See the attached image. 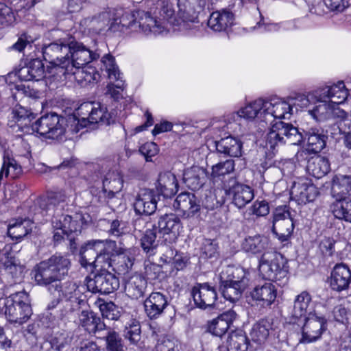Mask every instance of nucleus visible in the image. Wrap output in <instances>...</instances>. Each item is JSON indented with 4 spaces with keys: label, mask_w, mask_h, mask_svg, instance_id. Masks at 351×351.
Returning a JSON list of instances; mask_svg holds the SVG:
<instances>
[{
    "label": "nucleus",
    "mask_w": 351,
    "mask_h": 351,
    "mask_svg": "<svg viewBox=\"0 0 351 351\" xmlns=\"http://www.w3.org/2000/svg\"><path fill=\"white\" fill-rule=\"evenodd\" d=\"M109 114L99 103L84 102L66 118L50 113L41 117L32 125L34 131L51 139H59L66 132L77 133L88 125L99 122L110 124Z\"/></svg>",
    "instance_id": "f257e3e1"
},
{
    "label": "nucleus",
    "mask_w": 351,
    "mask_h": 351,
    "mask_svg": "<svg viewBox=\"0 0 351 351\" xmlns=\"http://www.w3.org/2000/svg\"><path fill=\"white\" fill-rule=\"evenodd\" d=\"M127 16H123L120 20L122 26L131 29L132 31H138L149 35L160 34L168 32L171 27H180V29L191 28L190 23H195V18L190 16L185 17L184 12L180 8L178 18L175 16V11L172 5L166 3L161 6L158 14L155 16H151L148 12L138 11L136 14L131 16L132 21L126 23L125 21Z\"/></svg>",
    "instance_id": "f03ea898"
},
{
    "label": "nucleus",
    "mask_w": 351,
    "mask_h": 351,
    "mask_svg": "<svg viewBox=\"0 0 351 351\" xmlns=\"http://www.w3.org/2000/svg\"><path fill=\"white\" fill-rule=\"evenodd\" d=\"M71 267V261L69 255L56 253L49 258L42 261L37 264L34 269V279L36 283L40 286H50L66 300L71 298L77 291L84 289V287H80L76 283L67 281L61 283L60 281L69 275Z\"/></svg>",
    "instance_id": "7ed1b4c3"
},
{
    "label": "nucleus",
    "mask_w": 351,
    "mask_h": 351,
    "mask_svg": "<svg viewBox=\"0 0 351 351\" xmlns=\"http://www.w3.org/2000/svg\"><path fill=\"white\" fill-rule=\"evenodd\" d=\"M1 306L8 320L19 325L27 322L32 314L28 295L25 291H18L0 299Z\"/></svg>",
    "instance_id": "20e7f679"
},
{
    "label": "nucleus",
    "mask_w": 351,
    "mask_h": 351,
    "mask_svg": "<svg viewBox=\"0 0 351 351\" xmlns=\"http://www.w3.org/2000/svg\"><path fill=\"white\" fill-rule=\"evenodd\" d=\"M303 140L302 134L292 124L282 121L272 123L266 138L267 149L274 152L283 144L298 145Z\"/></svg>",
    "instance_id": "39448f33"
},
{
    "label": "nucleus",
    "mask_w": 351,
    "mask_h": 351,
    "mask_svg": "<svg viewBox=\"0 0 351 351\" xmlns=\"http://www.w3.org/2000/svg\"><path fill=\"white\" fill-rule=\"evenodd\" d=\"M350 176H343L341 179L334 180L332 186V195L335 202L330 205V211L336 219H348L351 217V200L347 195L350 189Z\"/></svg>",
    "instance_id": "423d86ee"
},
{
    "label": "nucleus",
    "mask_w": 351,
    "mask_h": 351,
    "mask_svg": "<svg viewBox=\"0 0 351 351\" xmlns=\"http://www.w3.org/2000/svg\"><path fill=\"white\" fill-rule=\"evenodd\" d=\"M283 256L274 251L265 252L259 261V272L262 277L271 281L287 279V269Z\"/></svg>",
    "instance_id": "0eeeda50"
},
{
    "label": "nucleus",
    "mask_w": 351,
    "mask_h": 351,
    "mask_svg": "<svg viewBox=\"0 0 351 351\" xmlns=\"http://www.w3.org/2000/svg\"><path fill=\"white\" fill-rule=\"evenodd\" d=\"M147 223V230L141 239V246L143 251L149 255L154 254L155 250L159 245V240L156 239L157 233L167 234L174 232L180 227V221H154Z\"/></svg>",
    "instance_id": "6e6552de"
},
{
    "label": "nucleus",
    "mask_w": 351,
    "mask_h": 351,
    "mask_svg": "<svg viewBox=\"0 0 351 351\" xmlns=\"http://www.w3.org/2000/svg\"><path fill=\"white\" fill-rule=\"evenodd\" d=\"M70 36H66L45 45L43 48V57L53 66L56 75L70 62L69 52Z\"/></svg>",
    "instance_id": "1a4fd4ad"
},
{
    "label": "nucleus",
    "mask_w": 351,
    "mask_h": 351,
    "mask_svg": "<svg viewBox=\"0 0 351 351\" xmlns=\"http://www.w3.org/2000/svg\"><path fill=\"white\" fill-rule=\"evenodd\" d=\"M66 195L64 192H53L47 195L46 199L42 201L38 207H35L36 218H60L63 216V203Z\"/></svg>",
    "instance_id": "9d476101"
},
{
    "label": "nucleus",
    "mask_w": 351,
    "mask_h": 351,
    "mask_svg": "<svg viewBox=\"0 0 351 351\" xmlns=\"http://www.w3.org/2000/svg\"><path fill=\"white\" fill-rule=\"evenodd\" d=\"M87 289L93 293L108 294L119 287V280L116 276L106 269H101L93 278H87Z\"/></svg>",
    "instance_id": "9b49d317"
},
{
    "label": "nucleus",
    "mask_w": 351,
    "mask_h": 351,
    "mask_svg": "<svg viewBox=\"0 0 351 351\" xmlns=\"http://www.w3.org/2000/svg\"><path fill=\"white\" fill-rule=\"evenodd\" d=\"M68 45H69L70 65L86 66L100 56V53L97 50L93 51L86 48L85 45L76 41L72 36H70V41Z\"/></svg>",
    "instance_id": "f8f14e48"
},
{
    "label": "nucleus",
    "mask_w": 351,
    "mask_h": 351,
    "mask_svg": "<svg viewBox=\"0 0 351 351\" xmlns=\"http://www.w3.org/2000/svg\"><path fill=\"white\" fill-rule=\"evenodd\" d=\"M313 105L312 108L308 110V113L317 121H324L335 117L344 119L348 116L344 110L336 107L324 98H318Z\"/></svg>",
    "instance_id": "ddd939ff"
},
{
    "label": "nucleus",
    "mask_w": 351,
    "mask_h": 351,
    "mask_svg": "<svg viewBox=\"0 0 351 351\" xmlns=\"http://www.w3.org/2000/svg\"><path fill=\"white\" fill-rule=\"evenodd\" d=\"M318 192L315 185L308 178H298L291 188V198L300 204L313 201Z\"/></svg>",
    "instance_id": "4468645a"
},
{
    "label": "nucleus",
    "mask_w": 351,
    "mask_h": 351,
    "mask_svg": "<svg viewBox=\"0 0 351 351\" xmlns=\"http://www.w3.org/2000/svg\"><path fill=\"white\" fill-rule=\"evenodd\" d=\"M265 104V100L262 99H256L231 114L230 119L233 121H239L242 118L250 121L257 118L261 121H267Z\"/></svg>",
    "instance_id": "2eb2a0df"
},
{
    "label": "nucleus",
    "mask_w": 351,
    "mask_h": 351,
    "mask_svg": "<svg viewBox=\"0 0 351 351\" xmlns=\"http://www.w3.org/2000/svg\"><path fill=\"white\" fill-rule=\"evenodd\" d=\"M265 110L267 121L274 119H289L293 113V107L289 100H285L278 97H274L265 100Z\"/></svg>",
    "instance_id": "dca6fc26"
},
{
    "label": "nucleus",
    "mask_w": 351,
    "mask_h": 351,
    "mask_svg": "<svg viewBox=\"0 0 351 351\" xmlns=\"http://www.w3.org/2000/svg\"><path fill=\"white\" fill-rule=\"evenodd\" d=\"M191 294L195 305L204 309L213 306L217 298L216 290L208 283L198 284L197 286H195Z\"/></svg>",
    "instance_id": "f3484780"
},
{
    "label": "nucleus",
    "mask_w": 351,
    "mask_h": 351,
    "mask_svg": "<svg viewBox=\"0 0 351 351\" xmlns=\"http://www.w3.org/2000/svg\"><path fill=\"white\" fill-rule=\"evenodd\" d=\"M176 210H180L184 216L189 218L198 217L200 205L197 203L196 197L193 193L184 192L179 194L173 204Z\"/></svg>",
    "instance_id": "a211bd4d"
},
{
    "label": "nucleus",
    "mask_w": 351,
    "mask_h": 351,
    "mask_svg": "<svg viewBox=\"0 0 351 351\" xmlns=\"http://www.w3.org/2000/svg\"><path fill=\"white\" fill-rule=\"evenodd\" d=\"M325 319L315 315H309L305 318V323L302 327V341L310 343L319 339L325 330Z\"/></svg>",
    "instance_id": "6ab92c4d"
},
{
    "label": "nucleus",
    "mask_w": 351,
    "mask_h": 351,
    "mask_svg": "<svg viewBox=\"0 0 351 351\" xmlns=\"http://www.w3.org/2000/svg\"><path fill=\"white\" fill-rule=\"evenodd\" d=\"M351 282V271L345 264H337L332 269L330 286L334 291L340 292L348 289Z\"/></svg>",
    "instance_id": "aec40b11"
},
{
    "label": "nucleus",
    "mask_w": 351,
    "mask_h": 351,
    "mask_svg": "<svg viewBox=\"0 0 351 351\" xmlns=\"http://www.w3.org/2000/svg\"><path fill=\"white\" fill-rule=\"evenodd\" d=\"M107 241L96 240L88 241L80 250V263L83 267H93L99 252L104 250Z\"/></svg>",
    "instance_id": "412c9836"
},
{
    "label": "nucleus",
    "mask_w": 351,
    "mask_h": 351,
    "mask_svg": "<svg viewBox=\"0 0 351 351\" xmlns=\"http://www.w3.org/2000/svg\"><path fill=\"white\" fill-rule=\"evenodd\" d=\"M156 204L154 192L144 189L140 191L134 206L136 213L138 215L149 216L156 211Z\"/></svg>",
    "instance_id": "4be33fe9"
},
{
    "label": "nucleus",
    "mask_w": 351,
    "mask_h": 351,
    "mask_svg": "<svg viewBox=\"0 0 351 351\" xmlns=\"http://www.w3.org/2000/svg\"><path fill=\"white\" fill-rule=\"evenodd\" d=\"M320 98H324L332 104H335L336 107L348 98V90L343 82H339L337 84L330 86H326L318 90Z\"/></svg>",
    "instance_id": "5701e85b"
},
{
    "label": "nucleus",
    "mask_w": 351,
    "mask_h": 351,
    "mask_svg": "<svg viewBox=\"0 0 351 351\" xmlns=\"http://www.w3.org/2000/svg\"><path fill=\"white\" fill-rule=\"evenodd\" d=\"M79 324L88 333L94 334L96 337L106 326L96 313L89 310L81 311L79 315Z\"/></svg>",
    "instance_id": "b1692460"
},
{
    "label": "nucleus",
    "mask_w": 351,
    "mask_h": 351,
    "mask_svg": "<svg viewBox=\"0 0 351 351\" xmlns=\"http://www.w3.org/2000/svg\"><path fill=\"white\" fill-rule=\"evenodd\" d=\"M168 302L165 295L153 292L144 302L145 311L150 319H156L162 314Z\"/></svg>",
    "instance_id": "393cba45"
},
{
    "label": "nucleus",
    "mask_w": 351,
    "mask_h": 351,
    "mask_svg": "<svg viewBox=\"0 0 351 351\" xmlns=\"http://www.w3.org/2000/svg\"><path fill=\"white\" fill-rule=\"evenodd\" d=\"M250 297L257 304L268 306L276 300V289L273 284L265 283L261 286L255 287L250 293Z\"/></svg>",
    "instance_id": "a878e982"
},
{
    "label": "nucleus",
    "mask_w": 351,
    "mask_h": 351,
    "mask_svg": "<svg viewBox=\"0 0 351 351\" xmlns=\"http://www.w3.org/2000/svg\"><path fill=\"white\" fill-rule=\"evenodd\" d=\"M237 316V313L233 310L223 313L208 324V331L215 336L221 337L226 332Z\"/></svg>",
    "instance_id": "bb28decb"
},
{
    "label": "nucleus",
    "mask_w": 351,
    "mask_h": 351,
    "mask_svg": "<svg viewBox=\"0 0 351 351\" xmlns=\"http://www.w3.org/2000/svg\"><path fill=\"white\" fill-rule=\"evenodd\" d=\"M234 19V14L231 12L221 10L210 14L208 25L215 32H222L232 25Z\"/></svg>",
    "instance_id": "cd10ccee"
},
{
    "label": "nucleus",
    "mask_w": 351,
    "mask_h": 351,
    "mask_svg": "<svg viewBox=\"0 0 351 351\" xmlns=\"http://www.w3.org/2000/svg\"><path fill=\"white\" fill-rule=\"evenodd\" d=\"M207 177L206 169L199 166H193L185 169L183 180L191 190L200 189L205 183Z\"/></svg>",
    "instance_id": "c85d7f7f"
},
{
    "label": "nucleus",
    "mask_w": 351,
    "mask_h": 351,
    "mask_svg": "<svg viewBox=\"0 0 351 351\" xmlns=\"http://www.w3.org/2000/svg\"><path fill=\"white\" fill-rule=\"evenodd\" d=\"M218 152L230 157H240L242 155L243 143L240 139L232 136L222 138L216 142Z\"/></svg>",
    "instance_id": "c756f323"
},
{
    "label": "nucleus",
    "mask_w": 351,
    "mask_h": 351,
    "mask_svg": "<svg viewBox=\"0 0 351 351\" xmlns=\"http://www.w3.org/2000/svg\"><path fill=\"white\" fill-rule=\"evenodd\" d=\"M158 191L165 197H171L178 190V183L176 176L170 171L161 173L158 179Z\"/></svg>",
    "instance_id": "7c9ffc66"
},
{
    "label": "nucleus",
    "mask_w": 351,
    "mask_h": 351,
    "mask_svg": "<svg viewBox=\"0 0 351 351\" xmlns=\"http://www.w3.org/2000/svg\"><path fill=\"white\" fill-rule=\"evenodd\" d=\"M147 286V282L145 278L136 274L126 280L125 291L130 298L138 300L144 295Z\"/></svg>",
    "instance_id": "2f4dec72"
},
{
    "label": "nucleus",
    "mask_w": 351,
    "mask_h": 351,
    "mask_svg": "<svg viewBox=\"0 0 351 351\" xmlns=\"http://www.w3.org/2000/svg\"><path fill=\"white\" fill-rule=\"evenodd\" d=\"M110 24V16L108 13H102L97 16L87 17L80 22L81 29L95 34H99Z\"/></svg>",
    "instance_id": "473e14b6"
},
{
    "label": "nucleus",
    "mask_w": 351,
    "mask_h": 351,
    "mask_svg": "<svg viewBox=\"0 0 351 351\" xmlns=\"http://www.w3.org/2000/svg\"><path fill=\"white\" fill-rule=\"evenodd\" d=\"M123 186L122 175L117 171L108 172L103 180V192L108 193L109 197L120 192Z\"/></svg>",
    "instance_id": "72a5a7b5"
},
{
    "label": "nucleus",
    "mask_w": 351,
    "mask_h": 351,
    "mask_svg": "<svg viewBox=\"0 0 351 351\" xmlns=\"http://www.w3.org/2000/svg\"><path fill=\"white\" fill-rule=\"evenodd\" d=\"M97 338L104 339L107 351H123V340L118 332L110 327L105 329L97 335Z\"/></svg>",
    "instance_id": "f704fd0d"
},
{
    "label": "nucleus",
    "mask_w": 351,
    "mask_h": 351,
    "mask_svg": "<svg viewBox=\"0 0 351 351\" xmlns=\"http://www.w3.org/2000/svg\"><path fill=\"white\" fill-rule=\"evenodd\" d=\"M330 169L329 161L321 156L312 157L308 161L307 171L316 178H321L326 175Z\"/></svg>",
    "instance_id": "c9c22d12"
},
{
    "label": "nucleus",
    "mask_w": 351,
    "mask_h": 351,
    "mask_svg": "<svg viewBox=\"0 0 351 351\" xmlns=\"http://www.w3.org/2000/svg\"><path fill=\"white\" fill-rule=\"evenodd\" d=\"M222 278H226V279L229 281V283L238 285L245 288L248 285L246 272L241 267H228L221 272L219 279L222 280Z\"/></svg>",
    "instance_id": "e433bc0d"
},
{
    "label": "nucleus",
    "mask_w": 351,
    "mask_h": 351,
    "mask_svg": "<svg viewBox=\"0 0 351 351\" xmlns=\"http://www.w3.org/2000/svg\"><path fill=\"white\" fill-rule=\"evenodd\" d=\"M228 351H247L250 345L245 333L241 330L232 332L228 338Z\"/></svg>",
    "instance_id": "4c0bfd02"
},
{
    "label": "nucleus",
    "mask_w": 351,
    "mask_h": 351,
    "mask_svg": "<svg viewBox=\"0 0 351 351\" xmlns=\"http://www.w3.org/2000/svg\"><path fill=\"white\" fill-rule=\"evenodd\" d=\"M60 80H68L71 82H76L79 85L84 86V70L83 66H77L75 65H70V62L66 64L59 74L57 75Z\"/></svg>",
    "instance_id": "58836bf2"
},
{
    "label": "nucleus",
    "mask_w": 351,
    "mask_h": 351,
    "mask_svg": "<svg viewBox=\"0 0 351 351\" xmlns=\"http://www.w3.org/2000/svg\"><path fill=\"white\" fill-rule=\"evenodd\" d=\"M307 147L309 152L317 153L325 147V138L318 129L311 128L305 133Z\"/></svg>",
    "instance_id": "ea45409f"
},
{
    "label": "nucleus",
    "mask_w": 351,
    "mask_h": 351,
    "mask_svg": "<svg viewBox=\"0 0 351 351\" xmlns=\"http://www.w3.org/2000/svg\"><path fill=\"white\" fill-rule=\"evenodd\" d=\"M226 278L220 280V291L223 298L232 302L238 301L242 295L245 287L229 283Z\"/></svg>",
    "instance_id": "a19ab883"
},
{
    "label": "nucleus",
    "mask_w": 351,
    "mask_h": 351,
    "mask_svg": "<svg viewBox=\"0 0 351 351\" xmlns=\"http://www.w3.org/2000/svg\"><path fill=\"white\" fill-rule=\"evenodd\" d=\"M271 329V324L268 319L260 320L252 328L250 332L252 340L259 344L264 343L267 340Z\"/></svg>",
    "instance_id": "79ce46f5"
},
{
    "label": "nucleus",
    "mask_w": 351,
    "mask_h": 351,
    "mask_svg": "<svg viewBox=\"0 0 351 351\" xmlns=\"http://www.w3.org/2000/svg\"><path fill=\"white\" fill-rule=\"evenodd\" d=\"M233 202L239 208L245 206L254 198L253 191L246 185H236L233 189Z\"/></svg>",
    "instance_id": "37998d69"
},
{
    "label": "nucleus",
    "mask_w": 351,
    "mask_h": 351,
    "mask_svg": "<svg viewBox=\"0 0 351 351\" xmlns=\"http://www.w3.org/2000/svg\"><path fill=\"white\" fill-rule=\"evenodd\" d=\"M268 244V240L266 237L260 234L254 237H248L243 241L242 246L247 252L257 254L261 252L266 248Z\"/></svg>",
    "instance_id": "c03bdc74"
},
{
    "label": "nucleus",
    "mask_w": 351,
    "mask_h": 351,
    "mask_svg": "<svg viewBox=\"0 0 351 351\" xmlns=\"http://www.w3.org/2000/svg\"><path fill=\"white\" fill-rule=\"evenodd\" d=\"M293 228V221H274L272 225L273 233L282 242L289 240Z\"/></svg>",
    "instance_id": "a18cd8bd"
},
{
    "label": "nucleus",
    "mask_w": 351,
    "mask_h": 351,
    "mask_svg": "<svg viewBox=\"0 0 351 351\" xmlns=\"http://www.w3.org/2000/svg\"><path fill=\"white\" fill-rule=\"evenodd\" d=\"M311 301V298L308 292L302 291L299 294L294 302L293 317L299 319L305 316Z\"/></svg>",
    "instance_id": "49530a36"
},
{
    "label": "nucleus",
    "mask_w": 351,
    "mask_h": 351,
    "mask_svg": "<svg viewBox=\"0 0 351 351\" xmlns=\"http://www.w3.org/2000/svg\"><path fill=\"white\" fill-rule=\"evenodd\" d=\"M32 222L33 221H19L9 225L8 235L16 240L21 239L32 231Z\"/></svg>",
    "instance_id": "de8ad7c7"
},
{
    "label": "nucleus",
    "mask_w": 351,
    "mask_h": 351,
    "mask_svg": "<svg viewBox=\"0 0 351 351\" xmlns=\"http://www.w3.org/2000/svg\"><path fill=\"white\" fill-rule=\"evenodd\" d=\"M318 98L320 99L318 90H317L307 94L297 95L295 97L290 98L289 101L291 103V107L295 106L300 108H309L310 106L313 105Z\"/></svg>",
    "instance_id": "09e8293b"
},
{
    "label": "nucleus",
    "mask_w": 351,
    "mask_h": 351,
    "mask_svg": "<svg viewBox=\"0 0 351 351\" xmlns=\"http://www.w3.org/2000/svg\"><path fill=\"white\" fill-rule=\"evenodd\" d=\"M10 2L0 0V23L6 26L13 24L16 21L15 12Z\"/></svg>",
    "instance_id": "8fccbe9b"
},
{
    "label": "nucleus",
    "mask_w": 351,
    "mask_h": 351,
    "mask_svg": "<svg viewBox=\"0 0 351 351\" xmlns=\"http://www.w3.org/2000/svg\"><path fill=\"white\" fill-rule=\"evenodd\" d=\"M123 337L128 340L130 344L140 346L141 341V330L138 322L133 323L126 326L123 331Z\"/></svg>",
    "instance_id": "3c124183"
},
{
    "label": "nucleus",
    "mask_w": 351,
    "mask_h": 351,
    "mask_svg": "<svg viewBox=\"0 0 351 351\" xmlns=\"http://www.w3.org/2000/svg\"><path fill=\"white\" fill-rule=\"evenodd\" d=\"M101 69L107 72L110 80H117L121 75L118 66L115 64L114 58L110 54L104 56L101 60Z\"/></svg>",
    "instance_id": "603ef678"
},
{
    "label": "nucleus",
    "mask_w": 351,
    "mask_h": 351,
    "mask_svg": "<svg viewBox=\"0 0 351 351\" xmlns=\"http://www.w3.org/2000/svg\"><path fill=\"white\" fill-rule=\"evenodd\" d=\"M99 307L102 316L108 319L117 320L121 316V308L112 302H102L99 304Z\"/></svg>",
    "instance_id": "864d4df0"
},
{
    "label": "nucleus",
    "mask_w": 351,
    "mask_h": 351,
    "mask_svg": "<svg viewBox=\"0 0 351 351\" xmlns=\"http://www.w3.org/2000/svg\"><path fill=\"white\" fill-rule=\"evenodd\" d=\"M234 170V160H226L212 167L211 176L213 178H219L221 176L231 173Z\"/></svg>",
    "instance_id": "5fc2aeb1"
},
{
    "label": "nucleus",
    "mask_w": 351,
    "mask_h": 351,
    "mask_svg": "<svg viewBox=\"0 0 351 351\" xmlns=\"http://www.w3.org/2000/svg\"><path fill=\"white\" fill-rule=\"evenodd\" d=\"M113 254L109 251L107 247V244L105 245L104 250L99 252L98 255L95 263L93 267H99L101 269L108 270V268L112 266V256Z\"/></svg>",
    "instance_id": "6e6d98bb"
},
{
    "label": "nucleus",
    "mask_w": 351,
    "mask_h": 351,
    "mask_svg": "<svg viewBox=\"0 0 351 351\" xmlns=\"http://www.w3.org/2000/svg\"><path fill=\"white\" fill-rule=\"evenodd\" d=\"M52 226L53 228L61 230V232H64L67 237L78 231L80 227L77 221H53Z\"/></svg>",
    "instance_id": "4d7b16f0"
},
{
    "label": "nucleus",
    "mask_w": 351,
    "mask_h": 351,
    "mask_svg": "<svg viewBox=\"0 0 351 351\" xmlns=\"http://www.w3.org/2000/svg\"><path fill=\"white\" fill-rule=\"evenodd\" d=\"M186 3L184 4V9L182 12H184L185 17H189L193 16L196 20V16L194 14L202 10L205 4L206 0H185Z\"/></svg>",
    "instance_id": "13d9d810"
},
{
    "label": "nucleus",
    "mask_w": 351,
    "mask_h": 351,
    "mask_svg": "<svg viewBox=\"0 0 351 351\" xmlns=\"http://www.w3.org/2000/svg\"><path fill=\"white\" fill-rule=\"evenodd\" d=\"M4 267L8 273L10 274L12 277L17 278L21 276L23 271V266L21 265L19 261L15 257H8L5 263Z\"/></svg>",
    "instance_id": "bf43d9fd"
},
{
    "label": "nucleus",
    "mask_w": 351,
    "mask_h": 351,
    "mask_svg": "<svg viewBox=\"0 0 351 351\" xmlns=\"http://www.w3.org/2000/svg\"><path fill=\"white\" fill-rule=\"evenodd\" d=\"M27 65L30 69L31 74H32L34 80L38 81L44 77V64L40 60H32L27 63Z\"/></svg>",
    "instance_id": "052dcab7"
},
{
    "label": "nucleus",
    "mask_w": 351,
    "mask_h": 351,
    "mask_svg": "<svg viewBox=\"0 0 351 351\" xmlns=\"http://www.w3.org/2000/svg\"><path fill=\"white\" fill-rule=\"evenodd\" d=\"M121 78V75L119 79L113 80L116 84L110 83L107 86V93L115 100H118L122 97L121 92L124 89L125 83Z\"/></svg>",
    "instance_id": "680f3d73"
},
{
    "label": "nucleus",
    "mask_w": 351,
    "mask_h": 351,
    "mask_svg": "<svg viewBox=\"0 0 351 351\" xmlns=\"http://www.w3.org/2000/svg\"><path fill=\"white\" fill-rule=\"evenodd\" d=\"M201 251L205 258L215 257L217 254V245L214 241L206 239L202 243Z\"/></svg>",
    "instance_id": "e2e57ef3"
},
{
    "label": "nucleus",
    "mask_w": 351,
    "mask_h": 351,
    "mask_svg": "<svg viewBox=\"0 0 351 351\" xmlns=\"http://www.w3.org/2000/svg\"><path fill=\"white\" fill-rule=\"evenodd\" d=\"M139 152L144 156L147 161H151L152 158L158 154V147L155 143L147 142L140 147Z\"/></svg>",
    "instance_id": "0e129e2a"
},
{
    "label": "nucleus",
    "mask_w": 351,
    "mask_h": 351,
    "mask_svg": "<svg viewBox=\"0 0 351 351\" xmlns=\"http://www.w3.org/2000/svg\"><path fill=\"white\" fill-rule=\"evenodd\" d=\"M156 351H179L178 343L176 340L164 338L158 341Z\"/></svg>",
    "instance_id": "69168bd1"
},
{
    "label": "nucleus",
    "mask_w": 351,
    "mask_h": 351,
    "mask_svg": "<svg viewBox=\"0 0 351 351\" xmlns=\"http://www.w3.org/2000/svg\"><path fill=\"white\" fill-rule=\"evenodd\" d=\"M295 213V211L291 210L289 206H280L275 209L274 219H293Z\"/></svg>",
    "instance_id": "338daca9"
},
{
    "label": "nucleus",
    "mask_w": 351,
    "mask_h": 351,
    "mask_svg": "<svg viewBox=\"0 0 351 351\" xmlns=\"http://www.w3.org/2000/svg\"><path fill=\"white\" fill-rule=\"evenodd\" d=\"M351 0H324V3L330 10L342 12L348 8Z\"/></svg>",
    "instance_id": "774afa93"
}]
</instances>
